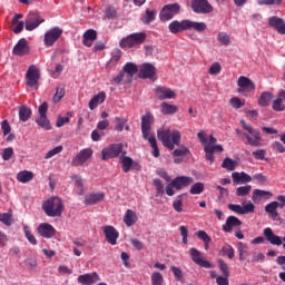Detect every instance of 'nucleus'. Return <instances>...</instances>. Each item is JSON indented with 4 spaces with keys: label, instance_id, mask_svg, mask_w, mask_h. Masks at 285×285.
Segmentation results:
<instances>
[{
    "label": "nucleus",
    "instance_id": "nucleus-2",
    "mask_svg": "<svg viewBox=\"0 0 285 285\" xmlns=\"http://www.w3.org/2000/svg\"><path fill=\"white\" fill-rule=\"evenodd\" d=\"M157 137L168 150H175V146L181 144V132L177 129H158Z\"/></svg>",
    "mask_w": 285,
    "mask_h": 285
},
{
    "label": "nucleus",
    "instance_id": "nucleus-42",
    "mask_svg": "<svg viewBox=\"0 0 285 285\" xmlns=\"http://www.w3.org/2000/svg\"><path fill=\"white\" fill-rule=\"evenodd\" d=\"M222 168H225V170L233 173V170L237 168V161L233 160V158L226 157L222 163Z\"/></svg>",
    "mask_w": 285,
    "mask_h": 285
},
{
    "label": "nucleus",
    "instance_id": "nucleus-9",
    "mask_svg": "<svg viewBox=\"0 0 285 285\" xmlns=\"http://www.w3.org/2000/svg\"><path fill=\"white\" fill-rule=\"evenodd\" d=\"M41 79V70L35 65H30L26 72V83L29 88H35Z\"/></svg>",
    "mask_w": 285,
    "mask_h": 285
},
{
    "label": "nucleus",
    "instance_id": "nucleus-8",
    "mask_svg": "<svg viewBox=\"0 0 285 285\" xmlns=\"http://www.w3.org/2000/svg\"><path fill=\"white\" fill-rule=\"evenodd\" d=\"M62 35H63V29H61L59 27H53V28L49 29L45 33L43 45L47 48H52V46H55V43H57V41H59V39Z\"/></svg>",
    "mask_w": 285,
    "mask_h": 285
},
{
    "label": "nucleus",
    "instance_id": "nucleus-46",
    "mask_svg": "<svg viewBox=\"0 0 285 285\" xmlns=\"http://www.w3.org/2000/svg\"><path fill=\"white\" fill-rule=\"evenodd\" d=\"M147 139V141L150 144L153 151L151 155L153 157H159V147L157 146V138H155V136H149Z\"/></svg>",
    "mask_w": 285,
    "mask_h": 285
},
{
    "label": "nucleus",
    "instance_id": "nucleus-38",
    "mask_svg": "<svg viewBox=\"0 0 285 285\" xmlns=\"http://www.w3.org/2000/svg\"><path fill=\"white\" fill-rule=\"evenodd\" d=\"M35 179V174L29 170H22L17 174V180L20 184H28V181H32Z\"/></svg>",
    "mask_w": 285,
    "mask_h": 285
},
{
    "label": "nucleus",
    "instance_id": "nucleus-35",
    "mask_svg": "<svg viewBox=\"0 0 285 285\" xmlns=\"http://www.w3.org/2000/svg\"><path fill=\"white\" fill-rule=\"evenodd\" d=\"M106 101V92L100 91L98 95L94 96L89 101V109L95 110L99 106V104H104Z\"/></svg>",
    "mask_w": 285,
    "mask_h": 285
},
{
    "label": "nucleus",
    "instance_id": "nucleus-30",
    "mask_svg": "<svg viewBox=\"0 0 285 285\" xmlns=\"http://www.w3.org/2000/svg\"><path fill=\"white\" fill-rule=\"evenodd\" d=\"M106 198V194L102 191L91 193L85 198L86 206H95V204H99V202H104Z\"/></svg>",
    "mask_w": 285,
    "mask_h": 285
},
{
    "label": "nucleus",
    "instance_id": "nucleus-18",
    "mask_svg": "<svg viewBox=\"0 0 285 285\" xmlns=\"http://www.w3.org/2000/svg\"><path fill=\"white\" fill-rule=\"evenodd\" d=\"M104 235L111 246H117V239H119V232L111 225L102 227Z\"/></svg>",
    "mask_w": 285,
    "mask_h": 285
},
{
    "label": "nucleus",
    "instance_id": "nucleus-51",
    "mask_svg": "<svg viewBox=\"0 0 285 285\" xmlns=\"http://www.w3.org/2000/svg\"><path fill=\"white\" fill-rule=\"evenodd\" d=\"M237 250L239 253V259L240 262H244L246 259V255L248 254V246L242 242L237 243Z\"/></svg>",
    "mask_w": 285,
    "mask_h": 285
},
{
    "label": "nucleus",
    "instance_id": "nucleus-59",
    "mask_svg": "<svg viewBox=\"0 0 285 285\" xmlns=\"http://www.w3.org/2000/svg\"><path fill=\"white\" fill-rule=\"evenodd\" d=\"M0 222H1V224H4V226H12V214H11V212L0 214Z\"/></svg>",
    "mask_w": 285,
    "mask_h": 285
},
{
    "label": "nucleus",
    "instance_id": "nucleus-54",
    "mask_svg": "<svg viewBox=\"0 0 285 285\" xmlns=\"http://www.w3.org/2000/svg\"><path fill=\"white\" fill-rule=\"evenodd\" d=\"M170 271H171L175 279H177V282L184 283V271H181V268L173 265L170 267Z\"/></svg>",
    "mask_w": 285,
    "mask_h": 285
},
{
    "label": "nucleus",
    "instance_id": "nucleus-6",
    "mask_svg": "<svg viewBox=\"0 0 285 285\" xmlns=\"http://www.w3.org/2000/svg\"><path fill=\"white\" fill-rule=\"evenodd\" d=\"M124 153V144H111L108 147L102 148L101 156L104 161L108 159H115Z\"/></svg>",
    "mask_w": 285,
    "mask_h": 285
},
{
    "label": "nucleus",
    "instance_id": "nucleus-11",
    "mask_svg": "<svg viewBox=\"0 0 285 285\" xmlns=\"http://www.w3.org/2000/svg\"><path fill=\"white\" fill-rule=\"evenodd\" d=\"M179 10H181V7L179 3H171L165 6L159 13L160 21H170L175 14H179Z\"/></svg>",
    "mask_w": 285,
    "mask_h": 285
},
{
    "label": "nucleus",
    "instance_id": "nucleus-17",
    "mask_svg": "<svg viewBox=\"0 0 285 285\" xmlns=\"http://www.w3.org/2000/svg\"><path fill=\"white\" fill-rule=\"evenodd\" d=\"M154 92L159 101H164L166 99H175V97H177V94L173 91V89L164 86L156 87Z\"/></svg>",
    "mask_w": 285,
    "mask_h": 285
},
{
    "label": "nucleus",
    "instance_id": "nucleus-3",
    "mask_svg": "<svg viewBox=\"0 0 285 285\" xmlns=\"http://www.w3.org/2000/svg\"><path fill=\"white\" fill-rule=\"evenodd\" d=\"M63 200L59 197H51L42 204V210L47 217H61L65 210Z\"/></svg>",
    "mask_w": 285,
    "mask_h": 285
},
{
    "label": "nucleus",
    "instance_id": "nucleus-47",
    "mask_svg": "<svg viewBox=\"0 0 285 285\" xmlns=\"http://www.w3.org/2000/svg\"><path fill=\"white\" fill-rule=\"evenodd\" d=\"M173 208L174 210H176V213L184 212V195H179L176 197V199L173 203Z\"/></svg>",
    "mask_w": 285,
    "mask_h": 285
},
{
    "label": "nucleus",
    "instance_id": "nucleus-26",
    "mask_svg": "<svg viewBox=\"0 0 285 285\" xmlns=\"http://www.w3.org/2000/svg\"><path fill=\"white\" fill-rule=\"evenodd\" d=\"M193 181V177L178 176L171 180V186H174L176 190H181L184 188H187V186H190Z\"/></svg>",
    "mask_w": 285,
    "mask_h": 285
},
{
    "label": "nucleus",
    "instance_id": "nucleus-48",
    "mask_svg": "<svg viewBox=\"0 0 285 285\" xmlns=\"http://www.w3.org/2000/svg\"><path fill=\"white\" fill-rule=\"evenodd\" d=\"M36 124L40 126V128H43L45 130H50L52 127L50 126V120H48L47 116H40L36 119Z\"/></svg>",
    "mask_w": 285,
    "mask_h": 285
},
{
    "label": "nucleus",
    "instance_id": "nucleus-19",
    "mask_svg": "<svg viewBox=\"0 0 285 285\" xmlns=\"http://www.w3.org/2000/svg\"><path fill=\"white\" fill-rule=\"evenodd\" d=\"M155 121V117H153V114H146L141 117V132L142 138L148 139V137H154L150 135V124Z\"/></svg>",
    "mask_w": 285,
    "mask_h": 285
},
{
    "label": "nucleus",
    "instance_id": "nucleus-21",
    "mask_svg": "<svg viewBox=\"0 0 285 285\" xmlns=\"http://www.w3.org/2000/svg\"><path fill=\"white\" fill-rule=\"evenodd\" d=\"M37 233L38 235H40V237H45V239H52V237H55V233H57V230L55 229V227L48 223H42L38 226L37 228Z\"/></svg>",
    "mask_w": 285,
    "mask_h": 285
},
{
    "label": "nucleus",
    "instance_id": "nucleus-36",
    "mask_svg": "<svg viewBox=\"0 0 285 285\" xmlns=\"http://www.w3.org/2000/svg\"><path fill=\"white\" fill-rule=\"evenodd\" d=\"M124 223L128 228H130V226H135V224H137V213L132 209H127L124 216Z\"/></svg>",
    "mask_w": 285,
    "mask_h": 285
},
{
    "label": "nucleus",
    "instance_id": "nucleus-34",
    "mask_svg": "<svg viewBox=\"0 0 285 285\" xmlns=\"http://www.w3.org/2000/svg\"><path fill=\"white\" fill-rule=\"evenodd\" d=\"M277 208H279V202L274 200L272 203H268L265 206V213L272 218V219H278L279 218V213H277Z\"/></svg>",
    "mask_w": 285,
    "mask_h": 285
},
{
    "label": "nucleus",
    "instance_id": "nucleus-33",
    "mask_svg": "<svg viewBox=\"0 0 285 285\" xmlns=\"http://www.w3.org/2000/svg\"><path fill=\"white\" fill-rule=\"evenodd\" d=\"M95 41H97V31L95 29H88L82 36V43L86 48H91Z\"/></svg>",
    "mask_w": 285,
    "mask_h": 285
},
{
    "label": "nucleus",
    "instance_id": "nucleus-27",
    "mask_svg": "<svg viewBox=\"0 0 285 285\" xmlns=\"http://www.w3.org/2000/svg\"><path fill=\"white\" fill-rule=\"evenodd\" d=\"M232 179L233 183L236 184L237 186L242 184H250L253 181V177L245 171H234L232 173Z\"/></svg>",
    "mask_w": 285,
    "mask_h": 285
},
{
    "label": "nucleus",
    "instance_id": "nucleus-14",
    "mask_svg": "<svg viewBox=\"0 0 285 285\" xmlns=\"http://www.w3.org/2000/svg\"><path fill=\"white\" fill-rule=\"evenodd\" d=\"M191 10L196 14H208L213 10V6L208 0H191Z\"/></svg>",
    "mask_w": 285,
    "mask_h": 285
},
{
    "label": "nucleus",
    "instance_id": "nucleus-12",
    "mask_svg": "<svg viewBox=\"0 0 285 285\" xmlns=\"http://www.w3.org/2000/svg\"><path fill=\"white\" fill-rule=\"evenodd\" d=\"M138 77L140 79L157 81V68H155L150 62H145L140 66Z\"/></svg>",
    "mask_w": 285,
    "mask_h": 285
},
{
    "label": "nucleus",
    "instance_id": "nucleus-31",
    "mask_svg": "<svg viewBox=\"0 0 285 285\" xmlns=\"http://www.w3.org/2000/svg\"><path fill=\"white\" fill-rule=\"evenodd\" d=\"M268 26L271 28H275L279 35H285V23L284 20L279 17H271L268 19Z\"/></svg>",
    "mask_w": 285,
    "mask_h": 285
},
{
    "label": "nucleus",
    "instance_id": "nucleus-50",
    "mask_svg": "<svg viewBox=\"0 0 285 285\" xmlns=\"http://www.w3.org/2000/svg\"><path fill=\"white\" fill-rule=\"evenodd\" d=\"M23 233L28 242H30L32 246H37L38 244L37 238L35 237V234L30 230V227L28 225L23 226Z\"/></svg>",
    "mask_w": 285,
    "mask_h": 285
},
{
    "label": "nucleus",
    "instance_id": "nucleus-56",
    "mask_svg": "<svg viewBox=\"0 0 285 285\" xmlns=\"http://www.w3.org/2000/svg\"><path fill=\"white\" fill-rule=\"evenodd\" d=\"M217 264H218V268L223 273V275L225 277H230V271L228 269V264H226V262H224V259H222V258H219L217 261Z\"/></svg>",
    "mask_w": 285,
    "mask_h": 285
},
{
    "label": "nucleus",
    "instance_id": "nucleus-64",
    "mask_svg": "<svg viewBox=\"0 0 285 285\" xmlns=\"http://www.w3.org/2000/svg\"><path fill=\"white\" fill-rule=\"evenodd\" d=\"M196 237H198V239H202V242H204V244H210V242H213V238H210V236H208V234L204 230H198L196 233Z\"/></svg>",
    "mask_w": 285,
    "mask_h": 285
},
{
    "label": "nucleus",
    "instance_id": "nucleus-29",
    "mask_svg": "<svg viewBox=\"0 0 285 285\" xmlns=\"http://www.w3.org/2000/svg\"><path fill=\"white\" fill-rule=\"evenodd\" d=\"M78 284L82 285H92L96 284V282H99V274L96 272L90 273V274H83L78 276Z\"/></svg>",
    "mask_w": 285,
    "mask_h": 285
},
{
    "label": "nucleus",
    "instance_id": "nucleus-22",
    "mask_svg": "<svg viewBox=\"0 0 285 285\" xmlns=\"http://www.w3.org/2000/svg\"><path fill=\"white\" fill-rule=\"evenodd\" d=\"M29 52L30 47L28 46V40L26 38H21L13 47V55L17 57H26V55H29Z\"/></svg>",
    "mask_w": 285,
    "mask_h": 285
},
{
    "label": "nucleus",
    "instance_id": "nucleus-58",
    "mask_svg": "<svg viewBox=\"0 0 285 285\" xmlns=\"http://www.w3.org/2000/svg\"><path fill=\"white\" fill-rule=\"evenodd\" d=\"M151 285H164V276L159 272L151 274Z\"/></svg>",
    "mask_w": 285,
    "mask_h": 285
},
{
    "label": "nucleus",
    "instance_id": "nucleus-41",
    "mask_svg": "<svg viewBox=\"0 0 285 285\" xmlns=\"http://www.w3.org/2000/svg\"><path fill=\"white\" fill-rule=\"evenodd\" d=\"M220 255L223 257H228V259H234L235 258V248H233L230 245L226 244L222 247L220 249Z\"/></svg>",
    "mask_w": 285,
    "mask_h": 285
},
{
    "label": "nucleus",
    "instance_id": "nucleus-62",
    "mask_svg": "<svg viewBox=\"0 0 285 285\" xmlns=\"http://www.w3.org/2000/svg\"><path fill=\"white\" fill-rule=\"evenodd\" d=\"M229 105L232 106V108L239 110V108H244L245 102L242 101V99H239L238 97H233L229 100Z\"/></svg>",
    "mask_w": 285,
    "mask_h": 285
},
{
    "label": "nucleus",
    "instance_id": "nucleus-43",
    "mask_svg": "<svg viewBox=\"0 0 285 285\" xmlns=\"http://www.w3.org/2000/svg\"><path fill=\"white\" fill-rule=\"evenodd\" d=\"M32 115V110L28 108L27 106H21L19 108V119L20 121H28Z\"/></svg>",
    "mask_w": 285,
    "mask_h": 285
},
{
    "label": "nucleus",
    "instance_id": "nucleus-16",
    "mask_svg": "<svg viewBox=\"0 0 285 285\" xmlns=\"http://www.w3.org/2000/svg\"><path fill=\"white\" fill-rule=\"evenodd\" d=\"M189 255L191 257V262H194V264H197V266H200L202 268H213L212 263L207 259H204V257L202 256V252H199L197 248L191 247L189 249Z\"/></svg>",
    "mask_w": 285,
    "mask_h": 285
},
{
    "label": "nucleus",
    "instance_id": "nucleus-60",
    "mask_svg": "<svg viewBox=\"0 0 285 285\" xmlns=\"http://www.w3.org/2000/svg\"><path fill=\"white\" fill-rule=\"evenodd\" d=\"M154 186L156 188L157 195L159 197H163V195L166 193V190L164 189V183H161V179L155 178Z\"/></svg>",
    "mask_w": 285,
    "mask_h": 285
},
{
    "label": "nucleus",
    "instance_id": "nucleus-45",
    "mask_svg": "<svg viewBox=\"0 0 285 285\" xmlns=\"http://www.w3.org/2000/svg\"><path fill=\"white\" fill-rule=\"evenodd\" d=\"M71 180L73 181L75 186H77L78 195H83L85 190H83V180L81 179V177L79 175H72L71 176Z\"/></svg>",
    "mask_w": 285,
    "mask_h": 285
},
{
    "label": "nucleus",
    "instance_id": "nucleus-15",
    "mask_svg": "<svg viewBox=\"0 0 285 285\" xmlns=\"http://www.w3.org/2000/svg\"><path fill=\"white\" fill-rule=\"evenodd\" d=\"M263 235L266 238V240L272 244V246H282L283 244V248L285 250V236L282 238V236L275 235L273 228L271 227H266L263 230Z\"/></svg>",
    "mask_w": 285,
    "mask_h": 285
},
{
    "label": "nucleus",
    "instance_id": "nucleus-1",
    "mask_svg": "<svg viewBox=\"0 0 285 285\" xmlns=\"http://www.w3.org/2000/svg\"><path fill=\"white\" fill-rule=\"evenodd\" d=\"M240 125L245 131L236 129V135L239 139H242V141L246 140L249 146L259 148L262 146V134L259 130L253 128V126L246 124L244 120H240Z\"/></svg>",
    "mask_w": 285,
    "mask_h": 285
},
{
    "label": "nucleus",
    "instance_id": "nucleus-13",
    "mask_svg": "<svg viewBox=\"0 0 285 285\" xmlns=\"http://www.w3.org/2000/svg\"><path fill=\"white\" fill-rule=\"evenodd\" d=\"M40 23H46V19L39 13H30L24 21V28L28 32H32V30H37Z\"/></svg>",
    "mask_w": 285,
    "mask_h": 285
},
{
    "label": "nucleus",
    "instance_id": "nucleus-24",
    "mask_svg": "<svg viewBox=\"0 0 285 285\" xmlns=\"http://www.w3.org/2000/svg\"><path fill=\"white\" fill-rule=\"evenodd\" d=\"M273 197V193L264 189H254L252 194V202L254 204H262V202H266Z\"/></svg>",
    "mask_w": 285,
    "mask_h": 285
},
{
    "label": "nucleus",
    "instance_id": "nucleus-39",
    "mask_svg": "<svg viewBox=\"0 0 285 285\" xmlns=\"http://www.w3.org/2000/svg\"><path fill=\"white\" fill-rule=\"evenodd\" d=\"M179 110V108L175 105H170L168 102H161L160 112L163 115H175Z\"/></svg>",
    "mask_w": 285,
    "mask_h": 285
},
{
    "label": "nucleus",
    "instance_id": "nucleus-10",
    "mask_svg": "<svg viewBox=\"0 0 285 285\" xmlns=\"http://www.w3.org/2000/svg\"><path fill=\"white\" fill-rule=\"evenodd\" d=\"M228 208L232 213H236V215H249L250 213H255V204L250 203V200H244L242 205L229 204Z\"/></svg>",
    "mask_w": 285,
    "mask_h": 285
},
{
    "label": "nucleus",
    "instance_id": "nucleus-32",
    "mask_svg": "<svg viewBox=\"0 0 285 285\" xmlns=\"http://www.w3.org/2000/svg\"><path fill=\"white\" fill-rule=\"evenodd\" d=\"M168 30L171 35H179V32H186V22L185 20H174L169 23Z\"/></svg>",
    "mask_w": 285,
    "mask_h": 285
},
{
    "label": "nucleus",
    "instance_id": "nucleus-40",
    "mask_svg": "<svg viewBox=\"0 0 285 285\" xmlns=\"http://www.w3.org/2000/svg\"><path fill=\"white\" fill-rule=\"evenodd\" d=\"M156 18H157V11L147 9L145 11V17L141 18V21H142V23L148 26V24L153 23V21H155Z\"/></svg>",
    "mask_w": 285,
    "mask_h": 285
},
{
    "label": "nucleus",
    "instance_id": "nucleus-4",
    "mask_svg": "<svg viewBox=\"0 0 285 285\" xmlns=\"http://www.w3.org/2000/svg\"><path fill=\"white\" fill-rule=\"evenodd\" d=\"M146 41V33L136 32L130 33L126 38H122L119 42L120 48H137V46H141Z\"/></svg>",
    "mask_w": 285,
    "mask_h": 285
},
{
    "label": "nucleus",
    "instance_id": "nucleus-20",
    "mask_svg": "<svg viewBox=\"0 0 285 285\" xmlns=\"http://www.w3.org/2000/svg\"><path fill=\"white\" fill-rule=\"evenodd\" d=\"M126 155V153H122V155L120 156V161L122 164V171L124 173H130V168H132L134 170H141V166L139 165V163L132 160V158L128 157V156H124Z\"/></svg>",
    "mask_w": 285,
    "mask_h": 285
},
{
    "label": "nucleus",
    "instance_id": "nucleus-37",
    "mask_svg": "<svg viewBox=\"0 0 285 285\" xmlns=\"http://www.w3.org/2000/svg\"><path fill=\"white\" fill-rule=\"evenodd\" d=\"M271 101H273V92L264 91L258 98V106H262V108H266L271 106Z\"/></svg>",
    "mask_w": 285,
    "mask_h": 285
},
{
    "label": "nucleus",
    "instance_id": "nucleus-55",
    "mask_svg": "<svg viewBox=\"0 0 285 285\" xmlns=\"http://www.w3.org/2000/svg\"><path fill=\"white\" fill-rule=\"evenodd\" d=\"M115 121V130H117V132H124V128H126V124H128V120L126 118L116 117Z\"/></svg>",
    "mask_w": 285,
    "mask_h": 285
},
{
    "label": "nucleus",
    "instance_id": "nucleus-52",
    "mask_svg": "<svg viewBox=\"0 0 285 285\" xmlns=\"http://www.w3.org/2000/svg\"><path fill=\"white\" fill-rule=\"evenodd\" d=\"M250 190H253V186L245 185L236 188V195L237 197H246V195L250 194Z\"/></svg>",
    "mask_w": 285,
    "mask_h": 285
},
{
    "label": "nucleus",
    "instance_id": "nucleus-57",
    "mask_svg": "<svg viewBox=\"0 0 285 285\" xmlns=\"http://www.w3.org/2000/svg\"><path fill=\"white\" fill-rule=\"evenodd\" d=\"M175 157H186V155H190V149L188 147L181 145L178 149L173 151Z\"/></svg>",
    "mask_w": 285,
    "mask_h": 285
},
{
    "label": "nucleus",
    "instance_id": "nucleus-63",
    "mask_svg": "<svg viewBox=\"0 0 285 285\" xmlns=\"http://www.w3.org/2000/svg\"><path fill=\"white\" fill-rule=\"evenodd\" d=\"M208 73L212 76H217L222 73V65L219 62H214L208 70Z\"/></svg>",
    "mask_w": 285,
    "mask_h": 285
},
{
    "label": "nucleus",
    "instance_id": "nucleus-49",
    "mask_svg": "<svg viewBox=\"0 0 285 285\" xmlns=\"http://www.w3.org/2000/svg\"><path fill=\"white\" fill-rule=\"evenodd\" d=\"M62 97H66V87L58 86L56 88V94L53 95V104H59Z\"/></svg>",
    "mask_w": 285,
    "mask_h": 285
},
{
    "label": "nucleus",
    "instance_id": "nucleus-61",
    "mask_svg": "<svg viewBox=\"0 0 285 285\" xmlns=\"http://www.w3.org/2000/svg\"><path fill=\"white\" fill-rule=\"evenodd\" d=\"M204 151L206 154V159L213 164L215 161V151L213 150V147H210V145H206L204 147Z\"/></svg>",
    "mask_w": 285,
    "mask_h": 285
},
{
    "label": "nucleus",
    "instance_id": "nucleus-44",
    "mask_svg": "<svg viewBox=\"0 0 285 285\" xmlns=\"http://www.w3.org/2000/svg\"><path fill=\"white\" fill-rule=\"evenodd\" d=\"M217 41L220 43V46L228 47L232 43L230 35H228L227 32L222 31L217 35Z\"/></svg>",
    "mask_w": 285,
    "mask_h": 285
},
{
    "label": "nucleus",
    "instance_id": "nucleus-53",
    "mask_svg": "<svg viewBox=\"0 0 285 285\" xmlns=\"http://www.w3.org/2000/svg\"><path fill=\"white\" fill-rule=\"evenodd\" d=\"M205 189L204 183H196L190 187L189 193L190 195H202Z\"/></svg>",
    "mask_w": 285,
    "mask_h": 285
},
{
    "label": "nucleus",
    "instance_id": "nucleus-5",
    "mask_svg": "<svg viewBox=\"0 0 285 285\" xmlns=\"http://www.w3.org/2000/svg\"><path fill=\"white\" fill-rule=\"evenodd\" d=\"M237 92L243 97H248L250 92H255V82L246 76H240L237 80Z\"/></svg>",
    "mask_w": 285,
    "mask_h": 285
},
{
    "label": "nucleus",
    "instance_id": "nucleus-28",
    "mask_svg": "<svg viewBox=\"0 0 285 285\" xmlns=\"http://www.w3.org/2000/svg\"><path fill=\"white\" fill-rule=\"evenodd\" d=\"M242 220L237 216H229L223 225L224 233H233V228H239Z\"/></svg>",
    "mask_w": 285,
    "mask_h": 285
},
{
    "label": "nucleus",
    "instance_id": "nucleus-7",
    "mask_svg": "<svg viewBox=\"0 0 285 285\" xmlns=\"http://www.w3.org/2000/svg\"><path fill=\"white\" fill-rule=\"evenodd\" d=\"M92 148H85L81 149L72 159H71V166H75L76 168L79 166H86L90 159H92Z\"/></svg>",
    "mask_w": 285,
    "mask_h": 285
},
{
    "label": "nucleus",
    "instance_id": "nucleus-23",
    "mask_svg": "<svg viewBox=\"0 0 285 285\" xmlns=\"http://www.w3.org/2000/svg\"><path fill=\"white\" fill-rule=\"evenodd\" d=\"M208 26L206 22H197L189 19H185V32L188 30H194L195 32L202 33L206 32Z\"/></svg>",
    "mask_w": 285,
    "mask_h": 285
},
{
    "label": "nucleus",
    "instance_id": "nucleus-25",
    "mask_svg": "<svg viewBox=\"0 0 285 285\" xmlns=\"http://www.w3.org/2000/svg\"><path fill=\"white\" fill-rule=\"evenodd\" d=\"M122 72L125 73V77H126L125 79L126 83H130V81H132L135 77V73L139 72V68L135 62H127L122 68Z\"/></svg>",
    "mask_w": 285,
    "mask_h": 285
}]
</instances>
